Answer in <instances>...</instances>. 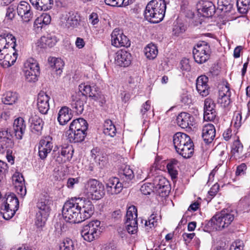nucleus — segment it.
<instances>
[{"instance_id":"nucleus-10","label":"nucleus","mask_w":250,"mask_h":250,"mask_svg":"<svg viewBox=\"0 0 250 250\" xmlns=\"http://www.w3.org/2000/svg\"><path fill=\"white\" fill-rule=\"evenodd\" d=\"M80 17L77 13L69 12L62 15L60 24L64 28L73 29L80 24Z\"/></svg>"},{"instance_id":"nucleus-6","label":"nucleus","mask_w":250,"mask_h":250,"mask_svg":"<svg viewBox=\"0 0 250 250\" xmlns=\"http://www.w3.org/2000/svg\"><path fill=\"white\" fill-rule=\"evenodd\" d=\"M101 222L95 220L84 225L81 231L82 237L85 241L91 242L98 239L101 234Z\"/></svg>"},{"instance_id":"nucleus-63","label":"nucleus","mask_w":250,"mask_h":250,"mask_svg":"<svg viewBox=\"0 0 250 250\" xmlns=\"http://www.w3.org/2000/svg\"><path fill=\"white\" fill-rule=\"evenodd\" d=\"M38 149L39 156L42 160L45 159L48 154L51 151V150H48L47 148H44L39 146H38Z\"/></svg>"},{"instance_id":"nucleus-64","label":"nucleus","mask_w":250,"mask_h":250,"mask_svg":"<svg viewBox=\"0 0 250 250\" xmlns=\"http://www.w3.org/2000/svg\"><path fill=\"white\" fill-rule=\"evenodd\" d=\"M243 243L241 241L233 242L231 245L229 250H243Z\"/></svg>"},{"instance_id":"nucleus-33","label":"nucleus","mask_w":250,"mask_h":250,"mask_svg":"<svg viewBox=\"0 0 250 250\" xmlns=\"http://www.w3.org/2000/svg\"><path fill=\"white\" fill-rule=\"evenodd\" d=\"M86 131L67 130L66 132V136L68 140L71 143H78L82 142L85 136Z\"/></svg>"},{"instance_id":"nucleus-34","label":"nucleus","mask_w":250,"mask_h":250,"mask_svg":"<svg viewBox=\"0 0 250 250\" xmlns=\"http://www.w3.org/2000/svg\"><path fill=\"white\" fill-rule=\"evenodd\" d=\"M73 150L71 146L62 147L60 154L57 157L56 161L59 163H65L69 161L72 158Z\"/></svg>"},{"instance_id":"nucleus-31","label":"nucleus","mask_w":250,"mask_h":250,"mask_svg":"<svg viewBox=\"0 0 250 250\" xmlns=\"http://www.w3.org/2000/svg\"><path fill=\"white\" fill-rule=\"evenodd\" d=\"M71 110L67 106H63L59 110L57 119L60 125H64L71 120L72 117Z\"/></svg>"},{"instance_id":"nucleus-62","label":"nucleus","mask_w":250,"mask_h":250,"mask_svg":"<svg viewBox=\"0 0 250 250\" xmlns=\"http://www.w3.org/2000/svg\"><path fill=\"white\" fill-rule=\"evenodd\" d=\"M94 100L95 101L98 102L101 106H102L105 103V98L104 96L100 91L96 95H93Z\"/></svg>"},{"instance_id":"nucleus-37","label":"nucleus","mask_w":250,"mask_h":250,"mask_svg":"<svg viewBox=\"0 0 250 250\" xmlns=\"http://www.w3.org/2000/svg\"><path fill=\"white\" fill-rule=\"evenodd\" d=\"M120 178L123 182L129 184L134 177V174L132 169L129 166H125L120 171Z\"/></svg>"},{"instance_id":"nucleus-45","label":"nucleus","mask_w":250,"mask_h":250,"mask_svg":"<svg viewBox=\"0 0 250 250\" xmlns=\"http://www.w3.org/2000/svg\"><path fill=\"white\" fill-rule=\"evenodd\" d=\"M103 132L105 135L110 137H113L115 135L116 129L111 120H107L104 122Z\"/></svg>"},{"instance_id":"nucleus-29","label":"nucleus","mask_w":250,"mask_h":250,"mask_svg":"<svg viewBox=\"0 0 250 250\" xmlns=\"http://www.w3.org/2000/svg\"><path fill=\"white\" fill-rule=\"evenodd\" d=\"M216 130L214 126L211 124L204 125L202 136L206 143H210L215 137Z\"/></svg>"},{"instance_id":"nucleus-53","label":"nucleus","mask_w":250,"mask_h":250,"mask_svg":"<svg viewBox=\"0 0 250 250\" xmlns=\"http://www.w3.org/2000/svg\"><path fill=\"white\" fill-rule=\"evenodd\" d=\"M52 141V138L50 136L45 137L40 140L38 146L51 151L53 146Z\"/></svg>"},{"instance_id":"nucleus-4","label":"nucleus","mask_w":250,"mask_h":250,"mask_svg":"<svg viewBox=\"0 0 250 250\" xmlns=\"http://www.w3.org/2000/svg\"><path fill=\"white\" fill-rule=\"evenodd\" d=\"M53 201L49 197L41 198L38 202L37 207L38 211L35 219V224L37 228L44 226L51 210V206Z\"/></svg>"},{"instance_id":"nucleus-16","label":"nucleus","mask_w":250,"mask_h":250,"mask_svg":"<svg viewBox=\"0 0 250 250\" xmlns=\"http://www.w3.org/2000/svg\"><path fill=\"white\" fill-rule=\"evenodd\" d=\"M17 13L24 22H28L33 18V12L31 10V6L25 1H21L17 8Z\"/></svg>"},{"instance_id":"nucleus-59","label":"nucleus","mask_w":250,"mask_h":250,"mask_svg":"<svg viewBox=\"0 0 250 250\" xmlns=\"http://www.w3.org/2000/svg\"><path fill=\"white\" fill-rule=\"evenodd\" d=\"M153 187V186L151 183H146L141 186L140 190L143 194L148 195L152 191V188Z\"/></svg>"},{"instance_id":"nucleus-25","label":"nucleus","mask_w":250,"mask_h":250,"mask_svg":"<svg viewBox=\"0 0 250 250\" xmlns=\"http://www.w3.org/2000/svg\"><path fill=\"white\" fill-rule=\"evenodd\" d=\"M49 96L44 92L41 91L38 96L37 107L40 112L46 114L49 109Z\"/></svg>"},{"instance_id":"nucleus-57","label":"nucleus","mask_w":250,"mask_h":250,"mask_svg":"<svg viewBox=\"0 0 250 250\" xmlns=\"http://www.w3.org/2000/svg\"><path fill=\"white\" fill-rule=\"evenodd\" d=\"M231 124L235 128H239L242 125V115L240 111H236L234 113Z\"/></svg>"},{"instance_id":"nucleus-22","label":"nucleus","mask_w":250,"mask_h":250,"mask_svg":"<svg viewBox=\"0 0 250 250\" xmlns=\"http://www.w3.org/2000/svg\"><path fill=\"white\" fill-rule=\"evenodd\" d=\"M123 188V184L119 178L113 177L109 178L106 184L107 194L109 195L117 194L120 193Z\"/></svg>"},{"instance_id":"nucleus-49","label":"nucleus","mask_w":250,"mask_h":250,"mask_svg":"<svg viewBox=\"0 0 250 250\" xmlns=\"http://www.w3.org/2000/svg\"><path fill=\"white\" fill-rule=\"evenodd\" d=\"M232 8V5L230 3V0H218L217 8L224 13L230 11Z\"/></svg>"},{"instance_id":"nucleus-61","label":"nucleus","mask_w":250,"mask_h":250,"mask_svg":"<svg viewBox=\"0 0 250 250\" xmlns=\"http://www.w3.org/2000/svg\"><path fill=\"white\" fill-rule=\"evenodd\" d=\"M80 177L68 178L67 181V187L69 188H73L75 185L78 184L80 182Z\"/></svg>"},{"instance_id":"nucleus-46","label":"nucleus","mask_w":250,"mask_h":250,"mask_svg":"<svg viewBox=\"0 0 250 250\" xmlns=\"http://www.w3.org/2000/svg\"><path fill=\"white\" fill-rule=\"evenodd\" d=\"M4 206L18 210L19 207V200L14 194H11L8 195Z\"/></svg>"},{"instance_id":"nucleus-35","label":"nucleus","mask_w":250,"mask_h":250,"mask_svg":"<svg viewBox=\"0 0 250 250\" xmlns=\"http://www.w3.org/2000/svg\"><path fill=\"white\" fill-rule=\"evenodd\" d=\"M88 124L86 121L83 118H78L74 120L70 125L69 130L73 131L81 130L86 131Z\"/></svg>"},{"instance_id":"nucleus-19","label":"nucleus","mask_w":250,"mask_h":250,"mask_svg":"<svg viewBox=\"0 0 250 250\" xmlns=\"http://www.w3.org/2000/svg\"><path fill=\"white\" fill-rule=\"evenodd\" d=\"M177 125L182 128H191L195 125L194 118L191 114L185 112H181L177 117Z\"/></svg>"},{"instance_id":"nucleus-32","label":"nucleus","mask_w":250,"mask_h":250,"mask_svg":"<svg viewBox=\"0 0 250 250\" xmlns=\"http://www.w3.org/2000/svg\"><path fill=\"white\" fill-rule=\"evenodd\" d=\"M230 93L229 92V87L227 86L222 87V90L219 92V97L218 102L222 106L225 107L230 104L229 97Z\"/></svg>"},{"instance_id":"nucleus-40","label":"nucleus","mask_w":250,"mask_h":250,"mask_svg":"<svg viewBox=\"0 0 250 250\" xmlns=\"http://www.w3.org/2000/svg\"><path fill=\"white\" fill-rule=\"evenodd\" d=\"M104 195V187L102 183L99 181L88 199L98 200L102 198Z\"/></svg>"},{"instance_id":"nucleus-26","label":"nucleus","mask_w":250,"mask_h":250,"mask_svg":"<svg viewBox=\"0 0 250 250\" xmlns=\"http://www.w3.org/2000/svg\"><path fill=\"white\" fill-rule=\"evenodd\" d=\"M198 11L203 17H211L215 13V7L209 1H204L198 5Z\"/></svg>"},{"instance_id":"nucleus-7","label":"nucleus","mask_w":250,"mask_h":250,"mask_svg":"<svg viewBox=\"0 0 250 250\" xmlns=\"http://www.w3.org/2000/svg\"><path fill=\"white\" fill-rule=\"evenodd\" d=\"M23 71L26 81H37L40 74V68L37 61L32 58L27 60L24 62Z\"/></svg>"},{"instance_id":"nucleus-47","label":"nucleus","mask_w":250,"mask_h":250,"mask_svg":"<svg viewBox=\"0 0 250 250\" xmlns=\"http://www.w3.org/2000/svg\"><path fill=\"white\" fill-rule=\"evenodd\" d=\"M18 99V95L16 92L8 91L5 93L2 98V102L5 104L12 105Z\"/></svg>"},{"instance_id":"nucleus-52","label":"nucleus","mask_w":250,"mask_h":250,"mask_svg":"<svg viewBox=\"0 0 250 250\" xmlns=\"http://www.w3.org/2000/svg\"><path fill=\"white\" fill-rule=\"evenodd\" d=\"M158 219V216H157L156 214L152 213L147 220H145V225L146 229L148 230L149 229L156 227L157 225Z\"/></svg>"},{"instance_id":"nucleus-20","label":"nucleus","mask_w":250,"mask_h":250,"mask_svg":"<svg viewBox=\"0 0 250 250\" xmlns=\"http://www.w3.org/2000/svg\"><path fill=\"white\" fill-rule=\"evenodd\" d=\"M26 124L24 120L21 117L16 119L13 123L12 133L13 137L16 140H21L26 130Z\"/></svg>"},{"instance_id":"nucleus-30","label":"nucleus","mask_w":250,"mask_h":250,"mask_svg":"<svg viewBox=\"0 0 250 250\" xmlns=\"http://www.w3.org/2000/svg\"><path fill=\"white\" fill-rule=\"evenodd\" d=\"M51 21L50 15L47 13H43L38 17L34 22V29L36 32L41 30L43 26L49 24Z\"/></svg>"},{"instance_id":"nucleus-39","label":"nucleus","mask_w":250,"mask_h":250,"mask_svg":"<svg viewBox=\"0 0 250 250\" xmlns=\"http://www.w3.org/2000/svg\"><path fill=\"white\" fill-rule=\"evenodd\" d=\"M104 195V187L102 183L99 181L88 199L98 200L102 198Z\"/></svg>"},{"instance_id":"nucleus-38","label":"nucleus","mask_w":250,"mask_h":250,"mask_svg":"<svg viewBox=\"0 0 250 250\" xmlns=\"http://www.w3.org/2000/svg\"><path fill=\"white\" fill-rule=\"evenodd\" d=\"M104 195V187L102 183L99 181L88 199L98 200L102 198Z\"/></svg>"},{"instance_id":"nucleus-36","label":"nucleus","mask_w":250,"mask_h":250,"mask_svg":"<svg viewBox=\"0 0 250 250\" xmlns=\"http://www.w3.org/2000/svg\"><path fill=\"white\" fill-rule=\"evenodd\" d=\"M37 10L46 11L50 9L53 4V0H29Z\"/></svg>"},{"instance_id":"nucleus-44","label":"nucleus","mask_w":250,"mask_h":250,"mask_svg":"<svg viewBox=\"0 0 250 250\" xmlns=\"http://www.w3.org/2000/svg\"><path fill=\"white\" fill-rule=\"evenodd\" d=\"M144 52L146 57L149 60L154 59L158 54L157 47L153 43H149L145 48Z\"/></svg>"},{"instance_id":"nucleus-56","label":"nucleus","mask_w":250,"mask_h":250,"mask_svg":"<svg viewBox=\"0 0 250 250\" xmlns=\"http://www.w3.org/2000/svg\"><path fill=\"white\" fill-rule=\"evenodd\" d=\"M73 241L70 239H64L60 245V250H74Z\"/></svg>"},{"instance_id":"nucleus-55","label":"nucleus","mask_w":250,"mask_h":250,"mask_svg":"<svg viewBox=\"0 0 250 250\" xmlns=\"http://www.w3.org/2000/svg\"><path fill=\"white\" fill-rule=\"evenodd\" d=\"M17 210L11 208H7L6 206H4V208H1V213L2 214L4 219L9 220L14 215Z\"/></svg>"},{"instance_id":"nucleus-11","label":"nucleus","mask_w":250,"mask_h":250,"mask_svg":"<svg viewBox=\"0 0 250 250\" xmlns=\"http://www.w3.org/2000/svg\"><path fill=\"white\" fill-rule=\"evenodd\" d=\"M77 199L82 222L92 216L94 213V207L92 203L89 200L80 198H77Z\"/></svg>"},{"instance_id":"nucleus-51","label":"nucleus","mask_w":250,"mask_h":250,"mask_svg":"<svg viewBox=\"0 0 250 250\" xmlns=\"http://www.w3.org/2000/svg\"><path fill=\"white\" fill-rule=\"evenodd\" d=\"M41 42L49 47L54 46L58 42L57 38L54 35L48 34L41 38Z\"/></svg>"},{"instance_id":"nucleus-9","label":"nucleus","mask_w":250,"mask_h":250,"mask_svg":"<svg viewBox=\"0 0 250 250\" xmlns=\"http://www.w3.org/2000/svg\"><path fill=\"white\" fill-rule=\"evenodd\" d=\"M126 229L129 233L135 234L138 229L137 210L134 206L129 207L126 214Z\"/></svg>"},{"instance_id":"nucleus-48","label":"nucleus","mask_w":250,"mask_h":250,"mask_svg":"<svg viewBox=\"0 0 250 250\" xmlns=\"http://www.w3.org/2000/svg\"><path fill=\"white\" fill-rule=\"evenodd\" d=\"M177 161L173 159L168 162L167 165V171L169 175L171 176L172 179H174L177 177L178 171L177 170Z\"/></svg>"},{"instance_id":"nucleus-41","label":"nucleus","mask_w":250,"mask_h":250,"mask_svg":"<svg viewBox=\"0 0 250 250\" xmlns=\"http://www.w3.org/2000/svg\"><path fill=\"white\" fill-rule=\"evenodd\" d=\"M48 62L51 67L60 74L64 66V63L60 58L55 57H49L48 59Z\"/></svg>"},{"instance_id":"nucleus-17","label":"nucleus","mask_w":250,"mask_h":250,"mask_svg":"<svg viewBox=\"0 0 250 250\" xmlns=\"http://www.w3.org/2000/svg\"><path fill=\"white\" fill-rule=\"evenodd\" d=\"M9 51L8 52H0V65L4 68H7L13 65L17 60L18 53L15 50Z\"/></svg>"},{"instance_id":"nucleus-5","label":"nucleus","mask_w":250,"mask_h":250,"mask_svg":"<svg viewBox=\"0 0 250 250\" xmlns=\"http://www.w3.org/2000/svg\"><path fill=\"white\" fill-rule=\"evenodd\" d=\"M77 198L66 201L62 208V214L64 219L71 223L82 222Z\"/></svg>"},{"instance_id":"nucleus-1","label":"nucleus","mask_w":250,"mask_h":250,"mask_svg":"<svg viewBox=\"0 0 250 250\" xmlns=\"http://www.w3.org/2000/svg\"><path fill=\"white\" fill-rule=\"evenodd\" d=\"M176 151L184 158H190L194 152V145L190 137L184 133L177 132L173 137Z\"/></svg>"},{"instance_id":"nucleus-12","label":"nucleus","mask_w":250,"mask_h":250,"mask_svg":"<svg viewBox=\"0 0 250 250\" xmlns=\"http://www.w3.org/2000/svg\"><path fill=\"white\" fill-rule=\"evenodd\" d=\"M111 44L116 47H129L130 42L122 30L116 28L111 34Z\"/></svg>"},{"instance_id":"nucleus-15","label":"nucleus","mask_w":250,"mask_h":250,"mask_svg":"<svg viewBox=\"0 0 250 250\" xmlns=\"http://www.w3.org/2000/svg\"><path fill=\"white\" fill-rule=\"evenodd\" d=\"M12 135L7 128L0 131V153H4L7 148L13 147L14 142L11 139Z\"/></svg>"},{"instance_id":"nucleus-14","label":"nucleus","mask_w":250,"mask_h":250,"mask_svg":"<svg viewBox=\"0 0 250 250\" xmlns=\"http://www.w3.org/2000/svg\"><path fill=\"white\" fill-rule=\"evenodd\" d=\"M153 186L162 197L167 196L170 190L169 182L162 176L156 177L153 180Z\"/></svg>"},{"instance_id":"nucleus-24","label":"nucleus","mask_w":250,"mask_h":250,"mask_svg":"<svg viewBox=\"0 0 250 250\" xmlns=\"http://www.w3.org/2000/svg\"><path fill=\"white\" fill-rule=\"evenodd\" d=\"M131 62V55L129 52L123 50L118 51L115 56V62L119 66H128Z\"/></svg>"},{"instance_id":"nucleus-58","label":"nucleus","mask_w":250,"mask_h":250,"mask_svg":"<svg viewBox=\"0 0 250 250\" xmlns=\"http://www.w3.org/2000/svg\"><path fill=\"white\" fill-rule=\"evenodd\" d=\"M92 86L85 83H81L79 86V92L78 93L82 94L87 97V95L92 90Z\"/></svg>"},{"instance_id":"nucleus-28","label":"nucleus","mask_w":250,"mask_h":250,"mask_svg":"<svg viewBox=\"0 0 250 250\" xmlns=\"http://www.w3.org/2000/svg\"><path fill=\"white\" fill-rule=\"evenodd\" d=\"M91 156L99 168H103L107 164V158L98 147L94 148L91 151Z\"/></svg>"},{"instance_id":"nucleus-43","label":"nucleus","mask_w":250,"mask_h":250,"mask_svg":"<svg viewBox=\"0 0 250 250\" xmlns=\"http://www.w3.org/2000/svg\"><path fill=\"white\" fill-rule=\"evenodd\" d=\"M99 181L95 179H89L84 183L83 188V192L87 198H89L90 195Z\"/></svg>"},{"instance_id":"nucleus-50","label":"nucleus","mask_w":250,"mask_h":250,"mask_svg":"<svg viewBox=\"0 0 250 250\" xmlns=\"http://www.w3.org/2000/svg\"><path fill=\"white\" fill-rule=\"evenodd\" d=\"M250 0H237V6L238 11L242 14H246L250 8Z\"/></svg>"},{"instance_id":"nucleus-60","label":"nucleus","mask_w":250,"mask_h":250,"mask_svg":"<svg viewBox=\"0 0 250 250\" xmlns=\"http://www.w3.org/2000/svg\"><path fill=\"white\" fill-rule=\"evenodd\" d=\"M150 107L151 102L149 100L146 101V103L142 105L140 110V113L143 118L146 117V113L150 109Z\"/></svg>"},{"instance_id":"nucleus-2","label":"nucleus","mask_w":250,"mask_h":250,"mask_svg":"<svg viewBox=\"0 0 250 250\" xmlns=\"http://www.w3.org/2000/svg\"><path fill=\"white\" fill-rule=\"evenodd\" d=\"M166 8L165 0H152L146 6L145 17L150 22L158 23L164 19Z\"/></svg>"},{"instance_id":"nucleus-13","label":"nucleus","mask_w":250,"mask_h":250,"mask_svg":"<svg viewBox=\"0 0 250 250\" xmlns=\"http://www.w3.org/2000/svg\"><path fill=\"white\" fill-rule=\"evenodd\" d=\"M86 96L80 94L76 93L72 95L70 102L71 110L76 115L81 114L84 109V104L86 103Z\"/></svg>"},{"instance_id":"nucleus-54","label":"nucleus","mask_w":250,"mask_h":250,"mask_svg":"<svg viewBox=\"0 0 250 250\" xmlns=\"http://www.w3.org/2000/svg\"><path fill=\"white\" fill-rule=\"evenodd\" d=\"M223 137L225 141H229L230 143L235 140V138H237L239 137L236 133L232 132V130L230 128H228L224 131L223 134Z\"/></svg>"},{"instance_id":"nucleus-18","label":"nucleus","mask_w":250,"mask_h":250,"mask_svg":"<svg viewBox=\"0 0 250 250\" xmlns=\"http://www.w3.org/2000/svg\"><path fill=\"white\" fill-rule=\"evenodd\" d=\"M12 181L17 194L22 197H24L26 194V189L22 174L16 172L12 176Z\"/></svg>"},{"instance_id":"nucleus-8","label":"nucleus","mask_w":250,"mask_h":250,"mask_svg":"<svg viewBox=\"0 0 250 250\" xmlns=\"http://www.w3.org/2000/svg\"><path fill=\"white\" fill-rule=\"evenodd\" d=\"M210 54V46L205 42L197 43L193 50L195 61L200 64L205 62L209 59Z\"/></svg>"},{"instance_id":"nucleus-27","label":"nucleus","mask_w":250,"mask_h":250,"mask_svg":"<svg viewBox=\"0 0 250 250\" xmlns=\"http://www.w3.org/2000/svg\"><path fill=\"white\" fill-rule=\"evenodd\" d=\"M208 78L205 75H201L196 80V89L200 95L206 97L209 94V87L208 84Z\"/></svg>"},{"instance_id":"nucleus-3","label":"nucleus","mask_w":250,"mask_h":250,"mask_svg":"<svg viewBox=\"0 0 250 250\" xmlns=\"http://www.w3.org/2000/svg\"><path fill=\"white\" fill-rule=\"evenodd\" d=\"M235 212L224 209L216 213L208 222L207 226L212 230H221L230 225L234 218Z\"/></svg>"},{"instance_id":"nucleus-21","label":"nucleus","mask_w":250,"mask_h":250,"mask_svg":"<svg viewBox=\"0 0 250 250\" xmlns=\"http://www.w3.org/2000/svg\"><path fill=\"white\" fill-rule=\"evenodd\" d=\"M215 104L213 100L210 98H207L204 102V119L207 121H213L216 116V113L215 110Z\"/></svg>"},{"instance_id":"nucleus-23","label":"nucleus","mask_w":250,"mask_h":250,"mask_svg":"<svg viewBox=\"0 0 250 250\" xmlns=\"http://www.w3.org/2000/svg\"><path fill=\"white\" fill-rule=\"evenodd\" d=\"M15 37L12 34L0 35V52H7L10 46L11 49L15 48L16 43Z\"/></svg>"},{"instance_id":"nucleus-42","label":"nucleus","mask_w":250,"mask_h":250,"mask_svg":"<svg viewBox=\"0 0 250 250\" xmlns=\"http://www.w3.org/2000/svg\"><path fill=\"white\" fill-rule=\"evenodd\" d=\"M231 153L234 156L239 157L243 153V145L241 143L239 137L230 143Z\"/></svg>"}]
</instances>
